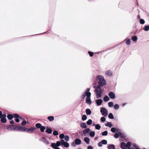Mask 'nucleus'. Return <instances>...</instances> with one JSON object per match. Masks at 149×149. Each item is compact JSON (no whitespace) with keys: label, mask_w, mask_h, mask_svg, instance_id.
Instances as JSON below:
<instances>
[{"label":"nucleus","mask_w":149,"mask_h":149,"mask_svg":"<svg viewBox=\"0 0 149 149\" xmlns=\"http://www.w3.org/2000/svg\"><path fill=\"white\" fill-rule=\"evenodd\" d=\"M94 91L96 95V98H98L102 96L103 93L102 90H97L96 89H95Z\"/></svg>","instance_id":"f257e3e1"},{"label":"nucleus","mask_w":149,"mask_h":149,"mask_svg":"<svg viewBox=\"0 0 149 149\" xmlns=\"http://www.w3.org/2000/svg\"><path fill=\"white\" fill-rule=\"evenodd\" d=\"M100 112L102 115L104 117L106 116L108 114V111L107 109L104 107L101 108Z\"/></svg>","instance_id":"f03ea898"},{"label":"nucleus","mask_w":149,"mask_h":149,"mask_svg":"<svg viewBox=\"0 0 149 149\" xmlns=\"http://www.w3.org/2000/svg\"><path fill=\"white\" fill-rule=\"evenodd\" d=\"M98 80L99 81L98 82H102V83L104 84V83H106V81H105L104 77L102 75H98L96 77V80Z\"/></svg>","instance_id":"7ed1b4c3"},{"label":"nucleus","mask_w":149,"mask_h":149,"mask_svg":"<svg viewBox=\"0 0 149 149\" xmlns=\"http://www.w3.org/2000/svg\"><path fill=\"white\" fill-rule=\"evenodd\" d=\"M17 125H9L6 127V129L8 130H17Z\"/></svg>","instance_id":"20e7f679"},{"label":"nucleus","mask_w":149,"mask_h":149,"mask_svg":"<svg viewBox=\"0 0 149 149\" xmlns=\"http://www.w3.org/2000/svg\"><path fill=\"white\" fill-rule=\"evenodd\" d=\"M26 131L27 133H32L35 130H36V128L31 127L30 128L26 127Z\"/></svg>","instance_id":"39448f33"},{"label":"nucleus","mask_w":149,"mask_h":149,"mask_svg":"<svg viewBox=\"0 0 149 149\" xmlns=\"http://www.w3.org/2000/svg\"><path fill=\"white\" fill-rule=\"evenodd\" d=\"M107 84L106 83H104V84L102 83L101 82H98V85L97 87V88H96L95 89H97V90H102L101 87L102 86H103L104 85H106Z\"/></svg>","instance_id":"423d86ee"},{"label":"nucleus","mask_w":149,"mask_h":149,"mask_svg":"<svg viewBox=\"0 0 149 149\" xmlns=\"http://www.w3.org/2000/svg\"><path fill=\"white\" fill-rule=\"evenodd\" d=\"M91 95H88L86 98V103L89 104H91L92 102L91 100Z\"/></svg>","instance_id":"0eeeda50"},{"label":"nucleus","mask_w":149,"mask_h":149,"mask_svg":"<svg viewBox=\"0 0 149 149\" xmlns=\"http://www.w3.org/2000/svg\"><path fill=\"white\" fill-rule=\"evenodd\" d=\"M39 140L40 141L43 142L45 144L47 145L49 144L50 143L49 142L47 141V139L44 137H42Z\"/></svg>","instance_id":"6e6552de"},{"label":"nucleus","mask_w":149,"mask_h":149,"mask_svg":"<svg viewBox=\"0 0 149 149\" xmlns=\"http://www.w3.org/2000/svg\"><path fill=\"white\" fill-rule=\"evenodd\" d=\"M26 127L21 126L20 125H17V130H17L20 131H26Z\"/></svg>","instance_id":"1a4fd4ad"},{"label":"nucleus","mask_w":149,"mask_h":149,"mask_svg":"<svg viewBox=\"0 0 149 149\" xmlns=\"http://www.w3.org/2000/svg\"><path fill=\"white\" fill-rule=\"evenodd\" d=\"M108 95L111 99H114L116 97L115 94L112 92H110L108 93Z\"/></svg>","instance_id":"9d476101"},{"label":"nucleus","mask_w":149,"mask_h":149,"mask_svg":"<svg viewBox=\"0 0 149 149\" xmlns=\"http://www.w3.org/2000/svg\"><path fill=\"white\" fill-rule=\"evenodd\" d=\"M91 131V130L89 128H87L83 130V133L84 135L86 136L87 134H88Z\"/></svg>","instance_id":"9b49d317"},{"label":"nucleus","mask_w":149,"mask_h":149,"mask_svg":"<svg viewBox=\"0 0 149 149\" xmlns=\"http://www.w3.org/2000/svg\"><path fill=\"white\" fill-rule=\"evenodd\" d=\"M103 102L102 100L101 99H97L95 100V102L97 106L100 105L102 104Z\"/></svg>","instance_id":"f8f14e48"},{"label":"nucleus","mask_w":149,"mask_h":149,"mask_svg":"<svg viewBox=\"0 0 149 149\" xmlns=\"http://www.w3.org/2000/svg\"><path fill=\"white\" fill-rule=\"evenodd\" d=\"M52 130L51 128H49L48 126H47L45 132L48 134H52Z\"/></svg>","instance_id":"ddd939ff"},{"label":"nucleus","mask_w":149,"mask_h":149,"mask_svg":"<svg viewBox=\"0 0 149 149\" xmlns=\"http://www.w3.org/2000/svg\"><path fill=\"white\" fill-rule=\"evenodd\" d=\"M74 142L75 143L76 145H79L81 143V141L80 139L79 138H77L75 139Z\"/></svg>","instance_id":"4468645a"},{"label":"nucleus","mask_w":149,"mask_h":149,"mask_svg":"<svg viewBox=\"0 0 149 149\" xmlns=\"http://www.w3.org/2000/svg\"><path fill=\"white\" fill-rule=\"evenodd\" d=\"M7 117L9 120H11L13 118H14V113L13 114V115L11 114H8Z\"/></svg>","instance_id":"2eb2a0df"},{"label":"nucleus","mask_w":149,"mask_h":149,"mask_svg":"<svg viewBox=\"0 0 149 149\" xmlns=\"http://www.w3.org/2000/svg\"><path fill=\"white\" fill-rule=\"evenodd\" d=\"M120 147L122 149H126L127 148L126 144L124 142L121 143Z\"/></svg>","instance_id":"dca6fc26"},{"label":"nucleus","mask_w":149,"mask_h":149,"mask_svg":"<svg viewBox=\"0 0 149 149\" xmlns=\"http://www.w3.org/2000/svg\"><path fill=\"white\" fill-rule=\"evenodd\" d=\"M80 127L83 129H86L88 127L86 123H81L80 124Z\"/></svg>","instance_id":"f3484780"},{"label":"nucleus","mask_w":149,"mask_h":149,"mask_svg":"<svg viewBox=\"0 0 149 149\" xmlns=\"http://www.w3.org/2000/svg\"><path fill=\"white\" fill-rule=\"evenodd\" d=\"M115 146L114 144H108L107 148L108 149H115Z\"/></svg>","instance_id":"a211bd4d"},{"label":"nucleus","mask_w":149,"mask_h":149,"mask_svg":"<svg viewBox=\"0 0 149 149\" xmlns=\"http://www.w3.org/2000/svg\"><path fill=\"white\" fill-rule=\"evenodd\" d=\"M105 73L106 75L109 76H111L112 75V73L111 70L106 71Z\"/></svg>","instance_id":"6ab92c4d"},{"label":"nucleus","mask_w":149,"mask_h":149,"mask_svg":"<svg viewBox=\"0 0 149 149\" xmlns=\"http://www.w3.org/2000/svg\"><path fill=\"white\" fill-rule=\"evenodd\" d=\"M105 125L106 126L110 128H111L113 126L111 123L110 122H108L107 123H106Z\"/></svg>","instance_id":"aec40b11"},{"label":"nucleus","mask_w":149,"mask_h":149,"mask_svg":"<svg viewBox=\"0 0 149 149\" xmlns=\"http://www.w3.org/2000/svg\"><path fill=\"white\" fill-rule=\"evenodd\" d=\"M84 141L87 144H89L90 141V139L88 137H85L84 138Z\"/></svg>","instance_id":"412c9836"},{"label":"nucleus","mask_w":149,"mask_h":149,"mask_svg":"<svg viewBox=\"0 0 149 149\" xmlns=\"http://www.w3.org/2000/svg\"><path fill=\"white\" fill-rule=\"evenodd\" d=\"M86 113L87 115H90L91 113V111L89 109H87L86 110Z\"/></svg>","instance_id":"4be33fe9"},{"label":"nucleus","mask_w":149,"mask_h":149,"mask_svg":"<svg viewBox=\"0 0 149 149\" xmlns=\"http://www.w3.org/2000/svg\"><path fill=\"white\" fill-rule=\"evenodd\" d=\"M1 122L2 123H6L7 121L6 118H0Z\"/></svg>","instance_id":"5701e85b"},{"label":"nucleus","mask_w":149,"mask_h":149,"mask_svg":"<svg viewBox=\"0 0 149 149\" xmlns=\"http://www.w3.org/2000/svg\"><path fill=\"white\" fill-rule=\"evenodd\" d=\"M47 119L50 121H53L54 119V117L53 116H49L47 117Z\"/></svg>","instance_id":"b1692460"},{"label":"nucleus","mask_w":149,"mask_h":149,"mask_svg":"<svg viewBox=\"0 0 149 149\" xmlns=\"http://www.w3.org/2000/svg\"><path fill=\"white\" fill-rule=\"evenodd\" d=\"M131 39L134 42H136L138 39V38L136 36H134L131 38Z\"/></svg>","instance_id":"393cba45"},{"label":"nucleus","mask_w":149,"mask_h":149,"mask_svg":"<svg viewBox=\"0 0 149 149\" xmlns=\"http://www.w3.org/2000/svg\"><path fill=\"white\" fill-rule=\"evenodd\" d=\"M143 30L146 31H147L149 30V25H145L143 28Z\"/></svg>","instance_id":"a878e982"},{"label":"nucleus","mask_w":149,"mask_h":149,"mask_svg":"<svg viewBox=\"0 0 149 149\" xmlns=\"http://www.w3.org/2000/svg\"><path fill=\"white\" fill-rule=\"evenodd\" d=\"M109 97L107 95H106L103 98V100L105 102H107L109 100Z\"/></svg>","instance_id":"bb28decb"},{"label":"nucleus","mask_w":149,"mask_h":149,"mask_svg":"<svg viewBox=\"0 0 149 149\" xmlns=\"http://www.w3.org/2000/svg\"><path fill=\"white\" fill-rule=\"evenodd\" d=\"M90 136L91 137H93L95 135L94 131H91L89 132Z\"/></svg>","instance_id":"cd10ccee"},{"label":"nucleus","mask_w":149,"mask_h":149,"mask_svg":"<svg viewBox=\"0 0 149 149\" xmlns=\"http://www.w3.org/2000/svg\"><path fill=\"white\" fill-rule=\"evenodd\" d=\"M17 114H18L14 113V118H15V120L16 122L17 123H18L20 121L19 118H18V117H17L18 116H17V117H16L15 116Z\"/></svg>","instance_id":"c85d7f7f"},{"label":"nucleus","mask_w":149,"mask_h":149,"mask_svg":"<svg viewBox=\"0 0 149 149\" xmlns=\"http://www.w3.org/2000/svg\"><path fill=\"white\" fill-rule=\"evenodd\" d=\"M42 126L41 124L40 123H37L35 125L36 128L38 129H40Z\"/></svg>","instance_id":"c756f323"},{"label":"nucleus","mask_w":149,"mask_h":149,"mask_svg":"<svg viewBox=\"0 0 149 149\" xmlns=\"http://www.w3.org/2000/svg\"><path fill=\"white\" fill-rule=\"evenodd\" d=\"M88 94L86 93L85 92H84L83 93L81 97V98L82 99V100H83L84 99L85 97L86 96H88Z\"/></svg>","instance_id":"7c9ffc66"},{"label":"nucleus","mask_w":149,"mask_h":149,"mask_svg":"<svg viewBox=\"0 0 149 149\" xmlns=\"http://www.w3.org/2000/svg\"><path fill=\"white\" fill-rule=\"evenodd\" d=\"M118 130V128L114 127H111V132L113 133H116V130Z\"/></svg>","instance_id":"2f4dec72"},{"label":"nucleus","mask_w":149,"mask_h":149,"mask_svg":"<svg viewBox=\"0 0 149 149\" xmlns=\"http://www.w3.org/2000/svg\"><path fill=\"white\" fill-rule=\"evenodd\" d=\"M90 90V88H88L86 89V90L84 92L88 94V95H91V93L89 92Z\"/></svg>","instance_id":"473e14b6"},{"label":"nucleus","mask_w":149,"mask_h":149,"mask_svg":"<svg viewBox=\"0 0 149 149\" xmlns=\"http://www.w3.org/2000/svg\"><path fill=\"white\" fill-rule=\"evenodd\" d=\"M46 127L47 126H42V127L40 128L41 132H44V130L45 129H46Z\"/></svg>","instance_id":"72a5a7b5"},{"label":"nucleus","mask_w":149,"mask_h":149,"mask_svg":"<svg viewBox=\"0 0 149 149\" xmlns=\"http://www.w3.org/2000/svg\"><path fill=\"white\" fill-rule=\"evenodd\" d=\"M92 123V120L91 119H89L87 122L86 124L88 125H90Z\"/></svg>","instance_id":"f704fd0d"},{"label":"nucleus","mask_w":149,"mask_h":149,"mask_svg":"<svg viewBox=\"0 0 149 149\" xmlns=\"http://www.w3.org/2000/svg\"><path fill=\"white\" fill-rule=\"evenodd\" d=\"M108 117L110 119H112L114 118L113 114L112 113H109Z\"/></svg>","instance_id":"c9c22d12"},{"label":"nucleus","mask_w":149,"mask_h":149,"mask_svg":"<svg viewBox=\"0 0 149 149\" xmlns=\"http://www.w3.org/2000/svg\"><path fill=\"white\" fill-rule=\"evenodd\" d=\"M51 146L54 149L57 147V144L54 142L52 143Z\"/></svg>","instance_id":"e433bc0d"},{"label":"nucleus","mask_w":149,"mask_h":149,"mask_svg":"<svg viewBox=\"0 0 149 149\" xmlns=\"http://www.w3.org/2000/svg\"><path fill=\"white\" fill-rule=\"evenodd\" d=\"M60 141L61 142V146H62L63 147V146L64 145L65 143L66 142H65V141L63 139H61L60 140Z\"/></svg>","instance_id":"4c0bfd02"},{"label":"nucleus","mask_w":149,"mask_h":149,"mask_svg":"<svg viewBox=\"0 0 149 149\" xmlns=\"http://www.w3.org/2000/svg\"><path fill=\"white\" fill-rule=\"evenodd\" d=\"M87 118V117L86 116L85 114H84L82 116V120L83 121L85 120Z\"/></svg>","instance_id":"58836bf2"},{"label":"nucleus","mask_w":149,"mask_h":149,"mask_svg":"<svg viewBox=\"0 0 149 149\" xmlns=\"http://www.w3.org/2000/svg\"><path fill=\"white\" fill-rule=\"evenodd\" d=\"M114 109L115 110H117L119 108V105L118 104H116L113 106Z\"/></svg>","instance_id":"ea45409f"},{"label":"nucleus","mask_w":149,"mask_h":149,"mask_svg":"<svg viewBox=\"0 0 149 149\" xmlns=\"http://www.w3.org/2000/svg\"><path fill=\"white\" fill-rule=\"evenodd\" d=\"M139 22L141 24H143L145 23V21L143 19H139Z\"/></svg>","instance_id":"a19ab883"},{"label":"nucleus","mask_w":149,"mask_h":149,"mask_svg":"<svg viewBox=\"0 0 149 149\" xmlns=\"http://www.w3.org/2000/svg\"><path fill=\"white\" fill-rule=\"evenodd\" d=\"M108 132L107 131H105L102 133V134L103 136H106L107 135Z\"/></svg>","instance_id":"79ce46f5"},{"label":"nucleus","mask_w":149,"mask_h":149,"mask_svg":"<svg viewBox=\"0 0 149 149\" xmlns=\"http://www.w3.org/2000/svg\"><path fill=\"white\" fill-rule=\"evenodd\" d=\"M101 127V126L99 124H96V126L95 127V128L97 130H99Z\"/></svg>","instance_id":"37998d69"},{"label":"nucleus","mask_w":149,"mask_h":149,"mask_svg":"<svg viewBox=\"0 0 149 149\" xmlns=\"http://www.w3.org/2000/svg\"><path fill=\"white\" fill-rule=\"evenodd\" d=\"M100 121L102 123H104L106 121V118L104 117H102L101 118Z\"/></svg>","instance_id":"c03bdc74"},{"label":"nucleus","mask_w":149,"mask_h":149,"mask_svg":"<svg viewBox=\"0 0 149 149\" xmlns=\"http://www.w3.org/2000/svg\"><path fill=\"white\" fill-rule=\"evenodd\" d=\"M53 134L55 136H56L58 135V133L57 131L54 130L53 132Z\"/></svg>","instance_id":"a18cd8bd"},{"label":"nucleus","mask_w":149,"mask_h":149,"mask_svg":"<svg viewBox=\"0 0 149 149\" xmlns=\"http://www.w3.org/2000/svg\"><path fill=\"white\" fill-rule=\"evenodd\" d=\"M117 46V45H115V46H113V47H109V48H108L107 49H105L104 50H103L102 51V52H104L107 50H110V49H112L113 48H114L116 46Z\"/></svg>","instance_id":"49530a36"},{"label":"nucleus","mask_w":149,"mask_h":149,"mask_svg":"<svg viewBox=\"0 0 149 149\" xmlns=\"http://www.w3.org/2000/svg\"><path fill=\"white\" fill-rule=\"evenodd\" d=\"M88 53L91 57H92L94 55V53L91 51H88Z\"/></svg>","instance_id":"de8ad7c7"},{"label":"nucleus","mask_w":149,"mask_h":149,"mask_svg":"<svg viewBox=\"0 0 149 149\" xmlns=\"http://www.w3.org/2000/svg\"><path fill=\"white\" fill-rule=\"evenodd\" d=\"M101 142L103 145H106L107 143V141L105 139H103L102 140Z\"/></svg>","instance_id":"09e8293b"},{"label":"nucleus","mask_w":149,"mask_h":149,"mask_svg":"<svg viewBox=\"0 0 149 149\" xmlns=\"http://www.w3.org/2000/svg\"><path fill=\"white\" fill-rule=\"evenodd\" d=\"M108 106L109 107L113 106V102H109L108 103Z\"/></svg>","instance_id":"8fccbe9b"},{"label":"nucleus","mask_w":149,"mask_h":149,"mask_svg":"<svg viewBox=\"0 0 149 149\" xmlns=\"http://www.w3.org/2000/svg\"><path fill=\"white\" fill-rule=\"evenodd\" d=\"M65 140L67 141H69V140L70 137L68 135H65L64 137Z\"/></svg>","instance_id":"3c124183"},{"label":"nucleus","mask_w":149,"mask_h":149,"mask_svg":"<svg viewBox=\"0 0 149 149\" xmlns=\"http://www.w3.org/2000/svg\"><path fill=\"white\" fill-rule=\"evenodd\" d=\"M63 146H64V147L67 148L69 146V144L68 142H66Z\"/></svg>","instance_id":"603ef678"},{"label":"nucleus","mask_w":149,"mask_h":149,"mask_svg":"<svg viewBox=\"0 0 149 149\" xmlns=\"http://www.w3.org/2000/svg\"><path fill=\"white\" fill-rule=\"evenodd\" d=\"M59 137L61 139H63L64 138L65 135L63 134H60Z\"/></svg>","instance_id":"864d4df0"},{"label":"nucleus","mask_w":149,"mask_h":149,"mask_svg":"<svg viewBox=\"0 0 149 149\" xmlns=\"http://www.w3.org/2000/svg\"><path fill=\"white\" fill-rule=\"evenodd\" d=\"M131 40L130 39H128L126 41L125 43L127 45H129L130 44Z\"/></svg>","instance_id":"5fc2aeb1"},{"label":"nucleus","mask_w":149,"mask_h":149,"mask_svg":"<svg viewBox=\"0 0 149 149\" xmlns=\"http://www.w3.org/2000/svg\"><path fill=\"white\" fill-rule=\"evenodd\" d=\"M113 136L115 138L117 139L119 137L120 135L118 134H114Z\"/></svg>","instance_id":"6e6d98bb"},{"label":"nucleus","mask_w":149,"mask_h":149,"mask_svg":"<svg viewBox=\"0 0 149 149\" xmlns=\"http://www.w3.org/2000/svg\"><path fill=\"white\" fill-rule=\"evenodd\" d=\"M56 144H57V147H59L61 146L60 141H56Z\"/></svg>","instance_id":"4d7b16f0"},{"label":"nucleus","mask_w":149,"mask_h":149,"mask_svg":"<svg viewBox=\"0 0 149 149\" xmlns=\"http://www.w3.org/2000/svg\"><path fill=\"white\" fill-rule=\"evenodd\" d=\"M26 123L27 122L25 120H24L22 122L21 124L22 125H25L26 124Z\"/></svg>","instance_id":"13d9d810"},{"label":"nucleus","mask_w":149,"mask_h":149,"mask_svg":"<svg viewBox=\"0 0 149 149\" xmlns=\"http://www.w3.org/2000/svg\"><path fill=\"white\" fill-rule=\"evenodd\" d=\"M121 138L124 139L126 138V136L123 133H122L120 136Z\"/></svg>","instance_id":"bf43d9fd"},{"label":"nucleus","mask_w":149,"mask_h":149,"mask_svg":"<svg viewBox=\"0 0 149 149\" xmlns=\"http://www.w3.org/2000/svg\"><path fill=\"white\" fill-rule=\"evenodd\" d=\"M50 30V29H49L48 31L44 32V33H40V34H35V35H38V34H46V33H49V32H48V31H49Z\"/></svg>","instance_id":"052dcab7"},{"label":"nucleus","mask_w":149,"mask_h":149,"mask_svg":"<svg viewBox=\"0 0 149 149\" xmlns=\"http://www.w3.org/2000/svg\"><path fill=\"white\" fill-rule=\"evenodd\" d=\"M15 116H16V117H17V116H18L17 117H18V118H19V119H21L22 120H23V119H24L22 117H20L18 114L16 115Z\"/></svg>","instance_id":"680f3d73"},{"label":"nucleus","mask_w":149,"mask_h":149,"mask_svg":"<svg viewBox=\"0 0 149 149\" xmlns=\"http://www.w3.org/2000/svg\"><path fill=\"white\" fill-rule=\"evenodd\" d=\"M6 115L5 113L4 114H3L2 113L1 118H6Z\"/></svg>","instance_id":"e2e57ef3"},{"label":"nucleus","mask_w":149,"mask_h":149,"mask_svg":"<svg viewBox=\"0 0 149 149\" xmlns=\"http://www.w3.org/2000/svg\"><path fill=\"white\" fill-rule=\"evenodd\" d=\"M134 147L136 148L135 149H138L140 148L136 144L133 145Z\"/></svg>","instance_id":"0e129e2a"},{"label":"nucleus","mask_w":149,"mask_h":149,"mask_svg":"<svg viewBox=\"0 0 149 149\" xmlns=\"http://www.w3.org/2000/svg\"><path fill=\"white\" fill-rule=\"evenodd\" d=\"M98 146L99 147H101L102 146V144H103L101 142H99L98 143Z\"/></svg>","instance_id":"69168bd1"},{"label":"nucleus","mask_w":149,"mask_h":149,"mask_svg":"<svg viewBox=\"0 0 149 149\" xmlns=\"http://www.w3.org/2000/svg\"><path fill=\"white\" fill-rule=\"evenodd\" d=\"M10 120V124L13 125L14 123V121L12 119L11 120Z\"/></svg>","instance_id":"338daca9"},{"label":"nucleus","mask_w":149,"mask_h":149,"mask_svg":"<svg viewBox=\"0 0 149 149\" xmlns=\"http://www.w3.org/2000/svg\"><path fill=\"white\" fill-rule=\"evenodd\" d=\"M87 149H93V147L91 146H88L87 147Z\"/></svg>","instance_id":"774afa93"}]
</instances>
